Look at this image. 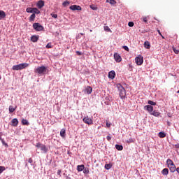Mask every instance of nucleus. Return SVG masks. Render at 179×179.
<instances>
[{"label":"nucleus","mask_w":179,"mask_h":179,"mask_svg":"<svg viewBox=\"0 0 179 179\" xmlns=\"http://www.w3.org/2000/svg\"><path fill=\"white\" fill-rule=\"evenodd\" d=\"M35 73H38V75H45V73H48V70L47 67L45 66H38L34 70Z\"/></svg>","instance_id":"1"},{"label":"nucleus","mask_w":179,"mask_h":179,"mask_svg":"<svg viewBox=\"0 0 179 179\" xmlns=\"http://www.w3.org/2000/svg\"><path fill=\"white\" fill-rule=\"evenodd\" d=\"M29 64L27 63H22L17 65H14L12 68L13 71H22V69H26L28 68Z\"/></svg>","instance_id":"2"},{"label":"nucleus","mask_w":179,"mask_h":179,"mask_svg":"<svg viewBox=\"0 0 179 179\" xmlns=\"http://www.w3.org/2000/svg\"><path fill=\"white\" fill-rule=\"evenodd\" d=\"M117 87L120 91L119 96H120V98L124 99L125 96H127V91H125V88H124L121 84H117Z\"/></svg>","instance_id":"3"},{"label":"nucleus","mask_w":179,"mask_h":179,"mask_svg":"<svg viewBox=\"0 0 179 179\" xmlns=\"http://www.w3.org/2000/svg\"><path fill=\"white\" fill-rule=\"evenodd\" d=\"M36 148L40 149L42 152H43V153H47V152H48V148H47L45 145L40 143H36Z\"/></svg>","instance_id":"4"},{"label":"nucleus","mask_w":179,"mask_h":179,"mask_svg":"<svg viewBox=\"0 0 179 179\" xmlns=\"http://www.w3.org/2000/svg\"><path fill=\"white\" fill-rule=\"evenodd\" d=\"M33 27L36 31H42V30H44V27L40 24V23H34Z\"/></svg>","instance_id":"5"},{"label":"nucleus","mask_w":179,"mask_h":179,"mask_svg":"<svg viewBox=\"0 0 179 179\" xmlns=\"http://www.w3.org/2000/svg\"><path fill=\"white\" fill-rule=\"evenodd\" d=\"M83 122H85V124H87L88 125H93V120L90 117H89V116H86L83 119Z\"/></svg>","instance_id":"6"},{"label":"nucleus","mask_w":179,"mask_h":179,"mask_svg":"<svg viewBox=\"0 0 179 179\" xmlns=\"http://www.w3.org/2000/svg\"><path fill=\"white\" fill-rule=\"evenodd\" d=\"M135 62L138 65H142L143 64V57L139 55L135 58Z\"/></svg>","instance_id":"7"},{"label":"nucleus","mask_w":179,"mask_h":179,"mask_svg":"<svg viewBox=\"0 0 179 179\" xmlns=\"http://www.w3.org/2000/svg\"><path fill=\"white\" fill-rule=\"evenodd\" d=\"M69 9H71V10H82V7L78 5H72L69 7Z\"/></svg>","instance_id":"8"},{"label":"nucleus","mask_w":179,"mask_h":179,"mask_svg":"<svg viewBox=\"0 0 179 179\" xmlns=\"http://www.w3.org/2000/svg\"><path fill=\"white\" fill-rule=\"evenodd\" d=\"M113 57L116 62H121V61L122 60V59L121 58V56L118 53H115Z\"/></svg>","instance_id":"9"},{"label":"nucleus","mask_w":179,"mask_h":179,"mask_svg":"<svg viewBox=\"0 0 179 179\" xmlns=\"http://www.w3.org/2000/svg\"><path fill=\"white\" fill-rule=\"evenodd\" d=\"M85 93H87V94H91L93 92V88L90 86H87L85 90H84Z\"/></svg>","instance_id":"10"},{"label":"nucleus","mask_w":179,"mask_h":179,"mask_svg":"<svg viewBox=\"0 0 179 179\" xmlns=\"http://www.w3.org/2000/svg\"><path fill=\"white\" fill-rule=\"evenodd\" d=\"M144 108H145V110H147V111H148V113L152 114V113L153 111V106H152L151 105H147L144 107Z\"/></svg>","instance_id":"11"},{"label":"nucleus","mask_w":179,"mask_h":179,"mask_svg":"<svg viewBox=\"0 0 179 179\" xmlns=\"http://www.w3.org/2000/svg\"><path fill=\"white\" fill-rule=\"evenodd\" d=\"M12 127H17L19 125V120L17 118H14L11 120Z\"/></svg>","instance_id":"12"},{"label":"nucleus","mask_w":179,"mask_h":179,"mask_svg":"<svg viewBox=\"0 0 179 179\" xmlns=\"http://www.w3.org/2000/svg\"><path fill=\"white\" fill-rule=\"evenodd\" d=\"M40 38L39 36H36V35H33L31 37V41H32L33 43H37V41H38V38Z\"/></svg>","instance_id":"13"},{"label":"nucleus","mask_w":179,"mask_h":179,"mask_svg":"<svg viewBox=\"0 0 179 179\" xmlns=\"http://www.w3.org/2000/svg\"><path fill=\"white\" fill-rule=\"evenodd\" d=\"M109 79H114L115 78V71H111L108 73Z\"/></svg>","instance_id":"14"},{"label":"nucleus","mask_w":179,"mask_h":179,"mask_svg":"<svg viewBox=\"0 0 179 179\" xmlns=\"http://www.w3.org/2000/svg\"><path fill=\"white\" fill-rule=\"evenodd\" d=\"M107 3H110L112 6H115L117 5V1L115 0H106Z\"/></svg>","instance_id":"15"},{"label":"nucleus","mask_w":179,"mask_h":179,"mask_svg":"<svg viewBox=\"0 0 179 179\" xmlns=\"http://www.w3.org/2000/svg\"><path fill=\"white\" fill-rule=\"evenodd\" d=\"M168 167L171 173H174L177 170V169L176 168V164H173V165L168 166Z\"/></svg>","instance_id":"16"},{"label":"nucleus","mask_w":179,"mask_h":179,"mask_svg":"<svg viewBox=\"0 0 179 179\" xmlns=\"http://www.w3.org/2000/svg\"><path fill=\"white\" fill-rule=\"evenodd\" d=\"M6 17V14L4 13L3 10H0V20L2 19H5Z\"/></svg>","instance_id":"17"},{"label":"nucleus","mask_w":179,"mask_h":179,"mask_svg":"<svg viewBox=\"0 0 179 179\" xmlns=\"http://www.w3.org/2000/svg\"><path fill=\"white\" fill-rule=\"evenodd\" d=\"M37 6L39 9H41V8L44 6V1L43 0H40L37 3Z\"/></svg>","instance_id":"18"},{"label":"nucleus","mask_w":179,"mask_h":179,"mask_svg":"<svg viewBox=\"0 0 179 179\" xmlns=\"http://www.w3.org/2000/svg\"><path fill=\"white\" fill-rule=\"evenodd\" d=\"M85 169V165L82 164V165H78L77 166V171L80 172V171H83V170Z\"/></svg>","instance_id":"19"},{"label":"nucleus","mask_w":179,"mask_h":179,"mask_svg":"<svg viewBox=\"0 0 179 179\" xmlns=\"http://www.w3.org/2000/svg\"><path fill=\"white\" fill-rule=\"evenodd\" d=\"M65 134H66V130L65 129H62L60 131V136H62V138H65Z\"/></svg>","instance_id":"20"},{"label":"nucleus","mask_w":179,"mask_h":179,"mask_svg":"<svg viewBox=\"0 0 179 179\" xmlns=\"http://www.w3.org/2000/svg\"><path fill=\"white\" fill-rule=\"evenodd\" d=\"M144 47L145 48H147V50H149V48H150V43L148 41H145Z\"/></svg>","instance_id":"21"},{"label":"nucleus","mask_w":179,"mask_h":179,"mask_svg":"<svg viewBox=\"0 0 179 179\" xmlns=\"http://www.w3.org/2000/svg\"><path fill=\"white\" fill-rule=\"evenodd\" d=\"M162 174H163V176H167L169 174V169L165 168L162 171Z\"/></svg>","instance_id":"22"},{"label":"nucleus","mask_w":179,"mask_h":179,"mask_svg":"<svg viewBox=\"0 0 179 179\" xmlns=\"http://www.w3.org/2000/svg\"><path fill=\"white\" fill-rule=\"evenodd\" d=\"M166 164H168V167H170V166H173L174 164V162H173V160L171 159H168L166 161Z\"/></svg>","instance_id":"23"},{"label":"nucleus","mask_w":179,"mask_h":179,"mask_svg":"<svg viewBox=\"0 0 179 179\" xmlns=\"http://www.w3.org/2000/svg\"><path fill=\"white\" fill-rule=\"evenodd\" d=\"M150 114L151 115H154V117H159V115H160V113L156 110H153Z\"/></svg>","instance_id":"24"},{"label":"nucleus","mask_w":179,"mask_h":179,"mask_svg":"<svg viewBox=\"0 0 179 179\" xmlns=\"http://www.w3.org/2000/svg\"><path fill=\"white\" fill-rule=\"evenodd\" d=\"M16 108H17V106L13 108V106H10L9 108H8L9 113H13L16 110Z\"/></svg>","instance_id":"25"},{"label":"nucleus","mask_w":179,"mask_h":179,"mask_svg":"<svg viewBox=\"0 0 179 179\" xmlns=\"http://www.w3.org/2000/svg\"><path fill=\"white\" fill-rule=\"evenodd\" d=\"M22 125H30V123H29V121H27V120H25V119H22Z\"/></svg>","instance_id":"26"},{"label":"nucleus","mask_w":179,"mask_h":179,"mask_svg":"<svg viewBox=\"0 0 179 179\" xmlns=\"http://www.w3.org/2000/svg\"><path fill=\"white\" fill-rule=\"evenodd\" d=\"M115 148L117 149V150H122V149H124V147L122 145L116 144Z\"/></svg>","instance_id":"27"},{"label":"nucleus","mask_w":179,"mask_h":179,"mask_svg":"<svg viewBox=\"0 0 179 179\" xmlns=\"http://www.w3.org/2000/svg\"><path fill=\"white\" fill-rule=\"evenodd\" d=\"M158 136L159 138H166V133L163 132V131H160L158 134Z\"/></svg>","instance_id":"28"},{"label":"nucleus","mask_w":179,"mask_h":179,"mask_svg":"<svg viewBox=\"0 0 179 179\" xmlns=\"http://www.w3.org/2000/svg\"><path fill=\"white\" fill-rule=\"evenodd\" d=\"M34 19H36V14H32L29 17V22H34Z\"/></svg>","instance_id":"29"},{"label":"nucleus","mask_w":179,"mask_h":179,"mask_svg":"<svg viewBox=\"0 0 179 179\" xmlns=\"http://www.w3.org/2000/svg\"><path fill=\"white\" fill-rule=\"evenodd\" d=\"M33 10H34V8H27L26 9V12H27V13H33Z\"/></svg>","instance_id":"30"},{"label":"nucleus","mask_w":179,"mask_h":179,"mask_svg":"<svg viewBox=\"0 0 179 179\" xmlns=\"http://www.w3.org/2000/svg\"><path fill=\"white\" fill-rule=\"evenodd\" d=\"M33 14L36 15H38L40 14V11L36 8H34V10H33Z\"/></svg>","instance_id":"31"},{"label":"nucleus","mask_w":179,"mask_h":179,"mask_svg":"<svg viewBox=\"0 0 179 179\" xmlns=\"http://www.w3.org/2000/svg\"><path fill=\"white\" fill-rule=\"evenodd\" d=\"M83 171L84 174H89V173H90L89 168H86L85 166H84V169Z\"/></svg>","instance_id":"32"},{"label":"nucleus","mask_w":179,"mask_h":179,"mask_svg":"<svg viewBox=\"0 0 179 179\" xmlns=\"http://www.w3.org/2000/svg\"><path fill=\"white\" fill-rule=\"evenodd\" d=\"M105 169L106 170H110V169H111V164H105Z\"/></svg>","instance_id":"33"},{"label":"nucleus","mask_w":179,"mask_h":179,"mask_svg":"<svg viewBox=\"0 0 179 179\" xmlns=\"http://www.w3.org/2000/svg\"><path fill=\"white\" fill-rule=\"evenodd\" d=\"M103 28L105 31H110L111 33V29H110V27H108V26H104Z\"/></svg>","instance_id":"34"},{"label":"nucleus","mask_w":179,"mask_h":179,"mask_svg":"<svg viewBox=\"0 0 179 179\" xmlns=\"http://www.w3.org/2000/svg\"><path fill=\"white\" fill-rule=\"evenodd\" d=\"M148 104L150 106H156V102H154L153 101H148Z\"/></svg>","instance_id":"35"},{"label":"nucleus","mask_w":179,"mask_h":179,"mask_svg":"<svg viewBox=\"0 0 179 179\" xmlns=\"http://www.w3.org/2000/svg\"><path fill=\"white\" fill-rule=\"evenodd\" d=\"M90 8H91L92 10H97V7L94 6V5L90 6Z\"/></svg>","instance_id":"36"},{"label":"nucleus","mask_w":179,"mask_h":179,"mask_svg":"<svg viewBox=\"0 0 179 179\" xmlns=\"http://www.w3.org/2000/svg\"><path fill=\"white\" fill-rule=\"evenodd\" d=\"M0 141H1V143H2V144H3L4 146H8V144L6 143L5 141H3V139L2 138V137H1Z\"/></svg>","instance_id":"37"},{"label":"nucleus","mask_w":179,"mask_h":179,"mask_svg":"<svg viewBox=\"0 0 179 179\" xmlns=\"http://www.w3.org/2000/svg\"><path fill=\"white\" fill-rule=\"evenodd\" d=\"M5 170V166H0V174H1Z\"/></svg>","instance_id":"38"},{"label":"nucleus","mask_w":179,"mask_h":179,"mask_svg":"<svg viewBox=\"0 0 179 179\" xmlns=\"http://www.w3.org/2000/svg\"><path fill=\"white\" fill-rule=\"evenodd\" d=\"M62 5L63 6H68L69 5V1H64Z\"/></svg>","instance_id":"39"},{"label":"nucleus","mask_w":179,"mask_h":179,"mask_svg":"<svg viewBox=\"0 0 179 179\" xmlns=\"http://www.w3.org/2000/svg\"><path fill=\"white\" fill-rule=\"evenodd\" d=\"M134 22H129V23H128V26L129 27H134Z\"/></svg>","instance_id":"40"},{"label":"nucleus","mask_w":179,"mask_h":179,"mask_svg":"<svg viewBox=\"0 0 179 179\" xmlns=\"http://www.w3.org/2000/svg\"><path fill=\"white\" fill-rule=\"evenodd\" d=\"M50 15L52 17H54V19H57L58 17V15L57 14L51 13Z\"/></svg>","instance_id":"41"},{"label":"nucleus","mask_w":179,"mask_h":179,"mask_svg":"<svg viewBox=\"0 0 179 179\" xmlns=\"http://www.w3.org/2000/svg\"><path fill=\"white\" fill-rule=\"evenodd\" d=\"M143 22H144L145 23H148V17H143Z\"/></svg>","instance_id":"42"},{"label":"nucleus","mask_w":179,"mask_h":179,"mask_svg":"<svg viewBox=\"0 0 179 179\" xmlns=\"http://www.w3.org/2000/svg\"><path fill=\"white\" fill-rule=\"evenodd\" d=\"M134 141L132 138H130L127 141V143H134Z\"/></svg>","instance_id":"43"},{"label":"nucleus","mask_w":179,"mask_h":179,"mask_svg":"<svg viewBox=\"0 0 179 179\" xmlns=\"http://www.w3.org/2000/svg\"><path fill=\"white\" fill-rule=\"evenodd\" d=\"M46 48H52V45H51V43H48L46 45Z\"/></svg>","instance_id":"44"},{"label":"nucleus","mask_w":179,"mask_h":179,"mask_svg":"<svg viewBox=\"0 0 179 179\" xmlns=\"http://www.w3.org/2000/svg\"><path fill=\"white\" fill-rule=\"evenodd\" d=\"M173 50L175 52V54H178V52H179V50L176 49V48H173Z\"/></svg>","instance_id":"45"},{"label":"nucleus","mask_w":179,"mask_h":179,"mask_svg":"<svg viewBox=\"0 0 179 179\" xmlns=\"http://www.w3.org/2000/svg\"><path fill=\"white\" fill-rule=\"evenodd\" d=\"M124 50H125V51H129V48H128V46H123Z\"/></svg>","instance_id":"46"},{"label":"nucleus","mask_w":179,"mask_h":179,"mask_svg":"<svg viewBox=\"0 0 179 179\" xmlns=\"http://www.w3.org/2000/svg\"><path fill=\"white\" fill-rule=\"evenodd\" d=\"M107 128H110L111 127V123L106 122Z\"/></svg>","instance_id":"47"},{"label":"nucleus","mask_w":179,"mask_h":179,"mask_svg":"<svg viewBox=\"0 0 179 179\" xmlns=\"http://www.w3.org/2000/svg\"><path fill=\"white\" fill-rule=\"evenodd\" d=\"M28 162L30 163V164L33 163V159L29 158Z\"/></svg>","instance_id":"48"},{"label":"nucleus","mask_w":179,"mask_h":179,"mask_svg":"<svg viewBox=\"0 0 179 179\" xmlns=\"http://www.w3.org/2000/svg\"><path fill=\"white\" fill-rule=\"evenodd\" d=\"M106 139H107V141H111V136H107Z\"/></svg>","instance_id":"49"},{"label":"nucleus","mask_w":179,"mask_h":179,"mask_svg":"<svg viewBox=\"0 0 179 179\" xmlns=\"http://www.w3.org/2000/svg\"><path fill=\"white\" fill-rule=\"evenodd\" d=\"M77 55H82V52L76 51Z\"/></svg>","instance_id":"50"},{"label":"nucleus","mask_w":179,"mask_h":179,"mask_svg":"<svg viewBox=\"0 0 179 179\" xmlns=\"http://www.w3.org/2000/svg\"><path fill=\"white\" fill-rule=\"evenodd\" d=\"M157 32H158V34H159V36H162V32H160V30H157Z\"/></svg>","instance_id":"51"},{"label":"nucleus","mask_w":179,"mask_h":179,"mask_svg":"<svg viewBox=\"0 0 179 179\" xmlns=\"http://www.w3.org/2000/svg\"><path fill=\"white\" fill-rule=\"evenodd\" d=\"M170 125H171V123L170 122H167V126L170 127Z\"/></svg>","instance_id":"52"},{"label":"nucleus","mask_w":179,"mask_h":179,"mask_svg":"<svg viewBox=\"0 0 179 179\" xmlns=\"http://www.w3.org/2000/svg\"><path fill=\"white\" fill-rule=\"evenodd\" d=\"M57 174H58V176H59L61 174V170L57 171Z\"/></svg>","instance_id":"53"},{"label":"nucleus","mask_w":179,"mask_h":179,"mask_svg":"<svg viewBox=\"0 0 179 179\" xmlns=\"http://www.w3.org/2000/svg\"><path fill=\"white\" fill-rule=\"evenodd\" d=\"M176 171H177V173H178V174H179V167H178V168L176 169Z\"/></svg>","instance_id":"54"},{"label":"nucleus","mask_w":179,"mask_h":179,"mask_svg":"<svg viewBox=\"0 0 179 179\" xmlns=\"http://www.w3.org/2000/svg\"><path fill=\"white\" fill-rule=\"evenodd\" d=\"M161 37H162V38H163L164 40V38H164V36L163 35H162Z\"/></svg>","instance_id":"55"},{"label":"nucleus","mask_w":179,"mask_h":179,"mask_svg":"<svg viewBox=\"0 0 179 179\" xmlns=\"http://www.w3.org/2000/svg\"><path fill=\"white\" fill-rule=\"evenodd\" d=\"M81 36H85V34L80 33Z\"/></svg>","instance_id":"56"},{"label":"nucleus","mask_w":179,"mask_h":179,"mask_svg":"<svg viewBox=\"0 0 179 179\" xmlns=\"http://www.w3.org/2000/svg\"><path fill=\"white\" fill-rule=\"evenodd\" d=\"M90 31H91V32H92V31H92V29H90Z\"/></svg>","instance_id":"57"},{"label":"nucleus","mask_w":179,"mask_h":179,"mask_svg":"<svg viewBox=\"0 0 179 179\" xmlns=\"http://www.w3.org/2000/svg\"><path fill=\"white\" fill-rule=\"evenodd\" d=\"M0 80H1V77H0Z\"/></svg>","instance_id":"58"},{"label":"nucleus","mask_w":179,"mask_h":179,"mask_svg":"<svg viewBox=\"0 0 179 179\" xmlns=\"http://www.w3.org/2000/svg\"><path fill=\"white\" fill-rule=\"evenodd\" d=\"M0 139H1V136H0Z\"/></svg>","instance_id":"59"}]
</instances>
